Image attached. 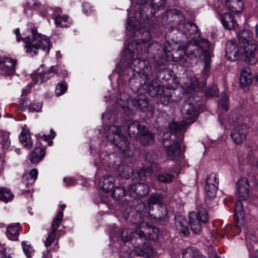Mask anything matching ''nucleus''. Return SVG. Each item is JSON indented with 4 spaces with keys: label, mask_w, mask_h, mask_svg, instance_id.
Returning a JSON list of instances; mask_svg holds the SVG:
<instances>
[{
    "label": "nucleus",
    "mask_w": 258,
    "mask_h": 258,
    "mask_svg": "<svg viewBox=\"0 0 258 258\" xmlns=\"http://www.w3.org/2000/svg\"><path fill=\"white\" fill-rule=\"evenodd\" d=\"M143 51L139 44H137V42L134 40L129 44L128 48L125 49L121 62L127 60V59L130 61L132 60L130 67L133 72H136L144 80V82L141 83L142 85L144 84V89L146 90L151 96L155 97L162 94L165 88L159 83L157 80H154L147 83L152 74V67L148 62L146 63L141 59Z\"/></svg>",
    "instance_id": "1"
},
{
    "label": "nucleus",
    "mask_w": 258,
    "mask_h": 258,
    "mask_svg": "<svg viewBox=\"0 0 258 258\" xmlns=\"http://www.w3.org/2000/svg\"><path fill=\"white\" fill-rule=\"evenodd\" d=\"M157 228L150 227L144 223L138 226L135 233L132 229H124L121 232V239L124 242L131 241L136 250L131 254V258H149L148 249L146 247L145 240L154 239L153 233Z\"/></svg>",
    "instance_id": "2"
},
{
    "label": "nucleus",
    "mask_w": 258,
    "mask_h": 258,
    "mask_svg": "<svg viewBox=\"0 0 258 258\" xmlns=\"http://www.w3.org/2000/svg\"><path fill=\"white\" fill-rule=\"evenodd\" d=\"M190 123L185 120L172 122L169 124L170 132L163 134L162 144L170 160H176L181 155L180 144L183 140L182 133Z\"/></svg>",
    "instance_id": "3"
},
{
    "label": "nucleus",
    "mask_w": 258,
    "mask_h": 258,
    "mask_svg": "<svg viewBox=\"0 0 258 258\" xmlns=\"http://www.w3.org/2000/svg\"><path fill=\"white\" fill-rule=\"evenodd\" d=\"M249 187L248 181L245 177L240 178L237 182L236 191L238 200L236 202L234 205V218L236 226L237 227H240L244 224L245 215L241 201H245L248 198Z\"/></svg>",
    "instance_id": "4"
},
{
    "label": "nucleus",
    "mask_w": 258,
    "mask_h": 258,
    "mask_svg": "<svg viewBox=\"0 0 258 258\" xmlns=\"http://www.w3.org/2000/svg\"><path fill=\"white\" fill-rule=\"evenodd\" d=\"M133 7H131L128 10V17L126 22V29L130 32L132 36L140 37V43L149 41L151 37L150 32L148 28L144 27L140 21L133 20L135 15Z\"/></svg>",
    "instance_id": "5"
},
{
    "label": "nucleus",
    "mask_w": 258,
    "mask_h": 258,
    "mask_svg": "<svg viewBox=\"0 0 258 258\" xmlns=\"http://www.w3.org/2000/svg\"><path fill=\"white\" fill-rule=\"evenodd\" d=\"M106 137L108 141L116 146L120 152L125 155H128L130 142L126 137L121 133L120 126L113 125L109 127H107Z\"/></svg>",
    "instance_id": "6"
},
{
    "label": "nucleus",
    "mask_w": 258,
    "mask_h": 258,
    "mask_svg": "<svg viewBox=\"0 0 258 258\" xmlns=\"http://www.w3.org/2000/svg\"><path fill=\"white\" fill-rule=\"evenodd\" d=\"M185 45L187 57L194 59L201 57L210 48V43L207 39L201 38L187 42Z\"/></svg>",
    "instance_id": "7"
},
{
    "label": "nucleus",
    "mask_w": 258,
    "mask_h": 258,
    "mask_svg": "<svg viewBox=\"0 0 258 258\" xmlns=\"http://www.w3.org/2000/svg\"><path fill=\"white\" fill-rule=\"evenodd\" d=\"M117 103L125 110L131 106L139 107L143 111L145 112L149 105V102L144 95H140L131 100L129 95L125 92L121 93L118 97Z\"/></svg>",
    "instance_id": "8"
},
{
    "label": "nucleus",
    "mask_w": 258,
    "mask_h": 258,
    "mask_svg": "<svg viewBox=\"0 0 258 258\" xmlns=\"http://www.w3.org/2000/svg\"><path fill=\"white\" fill-rule=\"evenodd\" d=\"M163 51L168 60L178 61L185 54L186 51L185 44L177 42L172 43L166 42L164 44Z\"/></svg>",
    "instance_id": "9"
},
{
    "label": "nucleus",
    "mask_w": 258,
    "mask_h": 258,
    "mask_svg": "<svg viewBox=\"0 0 258 258\" xmlns=\"http://www.w3.org/2000/svg\"><path fill=\"white\" fill-rule=\"evenodd\" d=\"M189 224L191 230L196 234H199L201 231V222L206 223L208 220V213L206 209L200 207L198 213L194 211L189 213Z\"/></svg>",
    "instance_id": "10"
},
{
    "label": "nucleus",
    "mask_w": 258,
    "mask_h": 258,
    "mask_svg": "<svg viewBox=\"0 0 258 258\" xmlns=\"http://www.w3.org/2000/svg\"><path fill=\"white\" fill-rule=\"evenodd\" d=\"M55 136V133L52 129L50 130V135L43 134L41 135L38 134L36 135V144L37 147L33 150V163H39L45 156V145H43V143L53 139Z\"/></svg>",
    "instance_id": "11"
},
{
    "label": "nucleus",
    "mask_w": 258,
    "mask_h": 258,
    "mask_svg": "<svg viewBox=\"0 0 258 258\" xmlns=\"http://www.w3.org/2000/svg\"><path fill=\"white\" fill-rule=\"evenodd\" d=\"M175 22L177 24L176 29L182 32L184 35H191L197 33L198 28L196 24L185 22V18L182 14L177 13L174 15Z\"/></svg>",
    "instance_id": "12"
},
{
    "label": "nucleus",
    "mask_w": 258,
    "mask_h": 258,
    "mask_svg": "<svg viewBox=\"0 0 258 258\" xmlns=\"http://www.w3.org/2000/svg\"><path fill=\"white\" fill-rule=\"evenodd\" d=\"M219 186V178L217 174L212 173L206 178L205 194L207 199L212 200L215 198Z\"/></svg>",
    "instance_id": "13"
},
{
    "label": "nucleus",
    "mask_w": 258,
    "mask_h": 258,
    "mask_svg": "<svg viewBox=\"0 0 258 258\" xmlns=\"http://www.w3.org/2000/svg\"><path fill=\"white\" fill-rule=\"evenodd\" d=\"M240 47L244 60L251 64L255 63L257 59L255 57V52L257 47L256 41L241 45Z\"/></svg>",
    "instance_id": "14"
},
{
    "label": "nucleus",
    "mask_w": 258,
    "mask_h": 258,
    "mask_svg": "<svg viewBox=\"0 0 258 258\" xmlns=\"http://www.w3.org/2000/svg\"><path fill=\"white\" fill-rule=\"evenodd\" d=\"M149 182L136 183L130 184L127 194L134 198L146 196L150 191Z\"/></svg>",
    "instance_id": "15"
},
{
    "label": "nucleus",
    "mask_w": 258,
    "mask_h": 258,
    "mask_svg": "<svg viewBox=\"0 0 258 258\" xmlns=\"http://www.w3.org/2000/svg\"><path fill=\"white\" fill-rule=\"evenodd\" d=\"M34 48L47 54L50 49V41L46 36L37 33L33 29V49Z\"/></svg>",
    "instance_id": "16"
},
{
    "label": "nucleus",
    "mask_w": 258,
    "mask_h": 258,
    "mask_svg": "<svg viewBox=\"0 0 258 258\" xmlns=\"http://www.w3.org/2000/svg\"><path fill=\"white\" fill-rule=\"evenodd\" d=\"M182 114L184 118L192 120L190 123L194 121L199 114L198 105L191 103L188 100L183 105L181 110Z\"/></svg>",
    "instance_id": "17"
},
{
    "label": "nucleus",
    "mask_w": 258,
    "mask_h": 258,
    "mask_svg": "<svg viewBox=\"0 0 258 258\" xmlns=\"http://www.w3.org/2000/svg\"><path fill=\"white\" fill-rule=\"evenodd\" d=\"M248 132V126L246 124H242L234 127L231 132V137L237 144H240L246 139Z\"/></svg>",
    "instance_id": "18"
},
{
    "label": "nucleus",
    "mask_w": 258,
    "mask_h": 258,
    "mask_svg": "<svg viewBox=\"0 0 258 258\" xmlns=\"http://www.w3.org/2000/svg\"><path fill=\"white\" fill-rule=\"evenodd\" d=\"M239 49L238 44L234 40H228L225 46V56L231 61L238 58Z\"/></svg>",
    "instance_id": "19"
},
{
    "label": "nucleus",
    "mask_w": 258,
    "mask_h": 258,
    "mask_svg": "<svg viewBox=\"0 0 258 258\" xmlns=\"http://www.w3.org/2000/svg\"><path fill=\"white\" fill-rule=\"evenodd\" d=\"M16 60L9 57H4L0 60V74L11 75L15 72Z\"/></svg>",
    "instance_id": "20"
},
{
    "label": "nucleus",
    "mask_w": 258,
    "mask_h": 258,
    "mask_svg": "<svg viewBox=\"0 0 258 258\" xmlns=\"http://www.w3.org/2000/svg\"><path fill=\"white\" fill-rule=\"evenodd\" d=\"M140 134L137 136V140L144 146H148L152 144L154 142V137L148 130L145 127Z\"/></svg>",
    "instance_id": "21"
},
{
    "label": "nucleus",
    "mask_w": 258,
    "mask_h": 258,
    "mask_svg": "<svg viewBox=\"0 0 258 258\" xmlns=\"http://www.w3.org/2000/svg\"><path fill=\"white\" fill-rule=\"evenodd\" d=\"M175 228L176 231L183 236H187L190 233L186 221L183 217H175Z\"/></svg>",
    "instance_id": "22"
},
{
    "label": "nucleus",
    "mask_w": 258,
    "mask_h": 258,
    "mask_svg": "<svg viewBox=\"0 0 258 258\" xmlns=\"http://www.w3.org/2000/svg\"><path fill=\"white\" fill-rule=\"evenodd\" d=\"M21 229V227L19 223H12L8 225L7 229L8 238L12 240H18Z\"/></svg>",
    "instance_id": "23"
},
{
    "label": "nucleus",
    "mask_w": 258,
    "mask_h": 258,
    "mask_svg": "<svg viewBox=\"0 0 258 258\" xmlns=\"http://www.w3.org/2000/svg\"><path fill=\"white\" fill-rule=\"evenodd\" d=\"M225 6L234 13H239L243 10L244 4L242 0H225Z\"/></svg>",
    "instance_id": "24"
},
{
    "label": "nucleus",
    "mask_w": 258,
    "mask_h": 258,
    "mask_svg": "<svg viewBox=\"0 0 258 258\" xmlns=\"http://www.w3.org/2000/svg\"><path fill=\"white\" fill-rule=\"evenodd\" d=\"M221 22L225 29L233 30L237 26V23L229 13H225L221 16Z\"/></svg>",
    "instance_id": "25"
},
{
    "label": "nucleus",
    "mask_w": 258,
    "mask_h": 258,
    "mask_svg": "<svg viewBox=\"0 0 258 258\" xmlns=\"http://www.w3.org/2000/svg\"><path fill=\"white\" fill-rule=\"evenodd\" d=\"M19 140L25 148L27 149H31L32 147V140L29 130L23 128L19 136Z\"/></svg>",
    "instance_id": "26"
},
{
    "label": "nucleus",
    "mask_w": 258,
    "mask_h": 258,
    "mask_svg": "<svg viewBox=\"0 0 258 258\" xmlns=\"http://www.w3.org/2000/svg\"><path fill=\"white\" fill-rule=\"evenodd\" d=\"M254 75L251 73L249 68H244L241 70L240 76V82L243 86H248L252 83Z\"/></svg>",
    "instance_id": "27"
},
{
    "label": "nucleus",
    "mask_w": 258,
    "mask_h": 258,
    "mask_svg": "<svg viewBox=\"0 0 258 258\" xmlns=\"http://www.w3.org/2000/svg\"><path fill=\"white\" fill-rule=\"evenodd\" d=\"M114 177L111 175L103 176L101 179V182L102 183L101 187L106 192L112 190L114 187Z\"/></svg>",
    "instance_id": "28"
},
{
    "label": "nucleus",
    "mask_w": 258,
    "mask_h": 258,
    "mask_svg": "<svg viewBox=\"0 0 258 258\" xmlns=\"http://www.w3.org/2000/svg\"><path fill=\"white\" fill-rule=\"evenodd\" d=\"M240 45L245 43L255 41L252 40V33L249 30H243L237 34Z\"/></svg>",
    "instance_id": "29"
},
{
    "label": "nucleus",
    "mask_w": 258,
    "mask_h": 258,
    "mask_svg": "<svg viewBox=\"0 0 258 258\" xmlns=\"http://www.w3.org/2000/svg\"><path fill=\"white\" fill-rule=\"evenodd\" d=\"M14 33L17 36L18 41L22 40L25 43L24 47L26 49V52L30 53L32 51V41L29 37L22 38L21 37V34L19 28L14 30Z\"/></svg>",
    "instance_id": "30"
},
{
    "label": "nucleus",
    "mask_w": 258,
    "mask_h": 258,
    "mask_svg": "<svg viewBox=\"0 0 258 258\" xmlns=\"http://www.w3.org/2000/svg\"><path fill=\"white\" fill-rule=\"evenodd\" d=\"M118 172L120 177L124 179H128L134 175L133 167L128 165H121L119 167Z\"/></svg>",
    "instance_id": "31"
},
{
    "label": "nucleus",
    "mask_w": 258,
    "mask_h": 258,
    "mask_svg": "<svg viewBox=\"0 0 258 258\" xmlns=\"http://www.w3.org/2000/svg\"><path fill=\"white\" fill-rule=\"evenodd\" d=\"M145 126L140 125L138 122L135 121L130 124L128 127V134L131 137H136L137 139V136L140 134Z\"/></svg>",
    "instance_id": "32"
},
{
    "label": "nucleus",
    "mask_w": 258,
    "mask_h": 258,
    "mask_svg": "<svg viewBox=\"0 0 258 258\" xmlns=\"http://www.w3.org/2000/svg\"><path fill=\"white\" fill-rule=\"evenodd\" d=\"M55 70V66H51L48 70L45 71L44 72L40 71V69H39L37 72V75H38V76H37V78H39V79L37 80L35 82L33 81V84L41 83L45 80V78H49L52 76V75H50L53 73Z\"/></svg>",
    "instance_id": "33"
},
{
    "label": "nucleus",
    "mask_w": 258,
    "mask_h": 258,
    "mask_svg": "<svg viewBox=\"0 0 258 258\" xmlns=\"http://www.w3.org/2000/svg\"><path fill=\"white\" fill-rule=\"evenodd\" d=\"M134 3H137L139 5H144L150 2V4L153 7H157L158 10L162 9L165 4L166 0H132Z\"/></svg>",
    "instance_id": "34"
},
{
    "label": "nucleus",
    "mask_w": 258,
    "mask_h": 258,
    "mask_svg": "<svg viewBox=\"0 0 258 258\" xmlns=\"http://www.w3.org/2000/svg\"><path fill=\"white\" fill-rule=\"evenodd\" d=\"M160 96V101L164 105H167L170 103L175 101L173 98V95L169 92V88H165L162 94Z\"/></svg>",
    "instance_id": "35"
},
{
    "label": "nucleus",
    "mask_w": 258,
    "mask_h": 258,
    "mask_svg": "<svg viewBox=\"0 0 258 258\" xmlns=\"http://www.w3.org/2000/svg\"><path fill=\"white\" fill-rule=\"evenodd\" d=\"M54 21L55 25L61 27H69L71 24V20L67 15H58L55 18Z\"/></svg>",
    "instance_id": "36"
},
{
    "label": "nucleus",
    "mask_w": 258,
    "mask_h": 258,
    "mask_svg": "<svg viewBox=\"0 0 258 258\" xmlns=\"http://www.w3.org/2000/svg\"><path fill=\"white\" fill-rule=\"evenodd\" d=\"M14 196L12 194L11 190L6 187L0 188V200L7 203L12 200Z\"/></svg>",
    "instance_id": "37"
},
{
    "label": "nucleus",
    "mask_w": 258,
    "mask_h": 258,
    "mask_svg": "<svg viewBox=\"0 0 258 258\" xmlns=\"http://www.w3.org/2000/svg\"><path fill=\"white\" fill-rule=\"evenodd\" d=\"M115 156L113 154L109 155H103V160L101 162L95 161V165L96 166H101V164L103 166L111 167L114 163Z\"/></svg>",
    "instance_id": "38"
},
{
    "label": "nucleus",
    "mask_w": 258,
    "mask_h": 258,
    "mask_svg": "<svg viewBox=\"0 0 258 258\" xmlns=\"http://www.w3.org/2000/svg\"><path fill=\"white\" fill-rule=\"evenodd\" d=\"M158 180L161 182L169 183L174 178V176L166 172H161L156 175Z\"/></svg>",
    "instance_id": "39"
},
{
    "label": "nucleus",
    "mask_w": 258,
    "mask_h": 258,
    "mask_svg": "<svg viewBox=\"0 0 258 258\" xmlns=\"http://www.w3.org/2000/svg\"><path fill=\"white\" fill-rule=\"evenodd\" d=\"M63 214L62 212V211H59L54 218L53 219L52 224H51V227L52 230L51 231L56 232L57 229L60 226V225L61 224L62 218H63Z\"/></svg>",
    "instance_id": "40"
},
{
    "label": "nucleus",
    "mask_w": 258,
    "mask_h": 258,
    "mask_svg": "<svg viewBox=\"0 0 258 258\" xmlns=\"http://www.w3.org/2000/svg\"><path fill=\"white\" fill-rule=\"evenodd\" d=\"M182 258H203L202 255L198 254L191 247H187L182 252Z\"/></svg>",
    "instance_id": "41"
},
{
    "label": "nucleus",
    "mask_w": 258,
    "mask_h": 258,
    "mask_svg": "<svg viewBox=\"0 0 258 258\" xmlns=\"http://www.w3.org/2000/svg\"><path fill=\"white\" fill-rule=\"evenodd\" d=\"M22 181L27 188L30 187L32 184V169L23 174Z\"/></svg>",
    "instance_id": "42"
},
{
    "label": "nucleus",
    "mask_w": 258,
    "mask_h": 258,
    "mask_svg": "<svg viewBox=\"0 0 258 258\" xmlns=\"http://www.w3.org/2000/svg\"><path fill=\"white\" fill-rule=\"evenodd\" d=\"M111 191L113 197L117 200L123 197L126 194L125 190L122 187L117 186L115 188L114 187Z\"/></svg>",
    "instance_id": "43"
},
{
    "label": "nucleus",
    "mask_w": 258,
    "mask_h": 258,
    "mask_svg": "<svg viewBox=\"0 0 258 258\" xmlns=\"http://www.w3.org/2000/svg\"><path fill=\"white\" fill-rule=\"evenodd\" d=\"M219 105L224 110L227 111L229 106V98L226 94L223 93L221 95L219 102Z\"/></svg>",
    "instance_id": "44"
},
{
    "label": "nucleus",
    "mask_w": 258,
    "mask_h": 258,
    "mask_svg": "<svg viewBox=\"0 0 258 258\" xmlns=\"http://www.w3.org/2000/svg\"><path fill=\"white\" fill-rule=\"evenodd\" d=\"M152 171V168H148L146 169L144 168L141 169L138 172V177L141 180H145Z\"/></svg>",
    "instance_id": "45"
},
{
    "label": "nucleus",
    "mask_w": 258,
    "mask_h": 258,
    "mask_svg": "<svg viewBox=\"0 0 258 258\" xmlns=\"http://www.w3.org/2000/svg\"><path fill=\"white\" fill-rule=\"evenodd\" d=\"M161 197L157 194H152L149 198L148 204L149 205V210L151 209L150 205L157 204L161 202Z\"/></svg>",
    "instance_id": "46"
},
{
    "label": "nucleus",
    "mask_w": 258,
    "mask_h": 258,
    "mask_svg": "<svg viewBox=\"0 0 258 258\" xmlns=\"http://www.w3.org/2000/svg\"><path fill=\"white\" fill-rule=\"evenodd\" d=\"M56 232L51 231L48 233V236L44 241L45 246L47 248L49 246L55 239Z\"/></svg>",
    "instance_id": "47"
},
{
    "label": "nucleus",
    "mask_w": 258,
    "mask_h": 258,
    "mask_svg": "<svg viewBox=\"0 0 258 258\" xmlns=\"http://www.w3.org/2000/svg\"><path fill=\"white\" fill-rule=\"evenodd\" d=\"M67 89V86L64 84L59 83L56 87L55 93L56 96H60L65 92Z\"/></svg>",
    "instance_id": "48"
},
{
    "label": "nucleus",
    "mask_w": 258,
    "mask_h": 258,
    "mask_svg": "<svg viewBox=\"0 0 258 258\" xmlns=\"http://www.w3.org/2000/svg\"><path fill=\"white\" fill-rule=\"evenodd\" d=\"M22 246L23 247V250L26 256L28 257H31L32 247L30 244H28L27 241H23L22 242Z\"/></svg>",
    "instance_id": "49"
},
{
    "label": "nucleus",
    "mask_w": 258,
    "mask_h": 258,
    "mask_svg": "<svg viewBox=\"0 0 258 258\" xmlns=\"http://www.w3.org/2000/svg\"><path fill=\"white\" fill-rule=\"evenodd\" d=\"M44 7L40 5L39 4H33V10H39L41 13V15L44 16H46V14L48 11L52 10L51 8H48L46 11L44 10Z\"/></svg>",
    "instance_id": "50"
},
{
    "label": "nucleus",
    "mask_w": 258,
    "mask_h": 258,
    "mask_svg": "<svg viewBox=\"0 0 258 258\" xmlns=\"http://www.w3.org/2000/svg\"><path fill=\"white\" fill-rule=\"evenodd\" d=\"M10 144L9 138L7 136H4L3 138L2 148L4 149H7L9 147Z\"/></svg>",
    "instance_id": "51"
},
{
    "label": "nucleus",
    "mask_w": 258,
    "mask_h": 258,
    "mask_svg": "<svg viewBox=\"0 0 258 258\" xmlns=\"http://www.w3.org/2000/svg\"><path fill=\"white\" fill-rule=\"evenodd\" d=\"M63 181L66 182V185L69 186H73L76 183V180L72 177H65L63 178Z\"/></svg>",
    "instance_id": "52"
},
{
    "label": "nucleus",
    "mask_w": 258,
    "mask_h": 258,
    "mask_svg": "<svg viewBox=\"0 0 258 258\" xmlns=\"http://www.w3.org/2000/svg\"><path fill=\"white\" fill-rule=\"evenodd\" d=\"M83 7L85 13L88 15L90 14L92 11V7L88 3H84Z\"/></svg>",
    "instance_id": "53"
},
{
    "label": "nucleus",
    "mask_w": 258,
    "mask_h": 258,
    "mask_svg": "<svg viewBox=\"0 0 258 258\" xmlns=\"http://www.w3.org/2000/svg\"><path fill=\"white\" fill-rule=\"evenodd\" d=\"M52 254L50 253V250L47 249L42 252V256L41 258H51Z\"/></svg>",
    "instance_id": "54"
},
{
    "label": "nucleus",
    "mask_w": 258,
    "mask_h": 258,
    "mask_svg": "<svg viewBox=\"0 0 258 258\" xmlns=\"http://www.w3.org/2000/svg\"><path fill=\"white\" fill-rule=\"evenodd\" d=\"M42 107L41 102H37L33 105V111L39 112L41 110Z\"/></svg>",
    "instance_id": "55"
},
{
    "label": "nucleus",
    "mask_w": 258,
    "mask_h": 258,
    "mask_svg": "<svg viewBox=\"0 0 258 258\" xmlns=\"http://www.w3.org/2000/svg\"><path fill=\"white\" fill-rule=\"evenodd\" d=\"M30 10H31V2H27L24 6V11L25 13H27Z\"/></svg>",
    "instance_id": "56"
},
{
    "label": "nucleus",
    "mask_w": 258,
    "mask_h": 258,
    "mask_svg": "<svg viewBox=\"0 0 258 258\" xmlns=\"http://www.w3.org/2000/svg\"><path fill=\"white\" fill-rule=\"evenodd\" d=\"M171 73H172V72L170 71L169 70L167 69H163L160 71L159 76L161 77L162 75L166 74L169 75Z\"/></svg>",
    "instance_id": "57"
},
{
    "label": "nucleus",
    "mask_w": 258,
    "mask_h": 258,
    "mask_svg": "<svg viewBox=\"0 0 258 258\" xmlns=\"http://www.w3.org/2000/svg\"><path fill=\"white\" fill-rule=\"evenodd\" d=\"M198 86V81H195L193 83H191L189 85V87L191 88V90L189 91V93H192V90L195 89Z\"/></svg>",
    "instance_id": "58"
},
{
    "label": "nucleus",
    "mask_w": 258,
    "mask_h": 258,
    "mask_svg": "<svg viewBox=\"0 0 258 258\" xmlns=\"http://www.w3.org/2000/svg\"><path fill=\"white\" fill-rule=\"evenodd\" d=\"M38 171L36 169H33V180H36L37 178Z\"/></svg>",
    "instance_id": "59"
},
{
    "label": "nucleus",
    "mask_w": 258,
    "mask_h": 258,
    "mask_svg": "<svg viewBox=\"0 0 258 258\" xmlns=\"http://www.w3.org/2000/svg\"><path fill=\"white\" fill-rule=\"evenodd\" d=\"M176 87H177L176 85V86H167V87H164V88H169V92H171V93L172 94H173V93H172V92H173V91H172V92H171V90H174L176 89Z\"/></svg>",
    "instance_id": "60"
},
{
    "label": "nucleus",
    "mask_w": 258,
    "mask_h": 258,
    "mask_svg": "<svg viewBox=\"0 0 258 258\" xmlns=\"http://www.w3.org/2000/svg\"><path fill=\"white\" fill-rule=\"evenodd\" d=\"M29 160L31 163L32 162V150H30L29 152Z\"/></svg>",
    "instance_id": "61"
},
{
    "label": "nucleus",
    "mask_w": 258,
    "mask_h": 258,
    "mask_svg": "<svg viewBox=\"0 0 258 258\" xmlns=\"http://www.w3.org/2000/svg\"><path fill=\"white\" fill-rule=\"evenodd\" d=\"M66 207V206L64 204L60 205V209L61 210L60 211H62V212L63 213Z\"/></svg>",
    "instance_id": "62"
},
{
    "label": "nucleus",
    "mask_w": 258,
    "mask_h": 258,
    "mask_svg": "<svg viewBox=\"0 0 258 258\" xmlns=\"http://www.w3.org/2000/svg\"><path fill=\"white\" fill-rule=\"evenodd\" d=\"M2 258H12V257H11L10 255L7 256L6 254H3L2 253Z\"/></svg>",
    "instance_id": "63"
},
{
    "label": "nucleus",
    "mask_w": 258,
    "mask_h": 258,
    "mask_svg": "<svg viewBox=\"0 0 258 258\" xmlns=\"http://www.w3.org/2000/svg\"><path fill=\"white\" fill-rule=\"evenodd\" d=\"M255 31L257 36L258 37V24L255 26Z\"/></svg>",
    "instance_id": "64"
}]
</instances>
